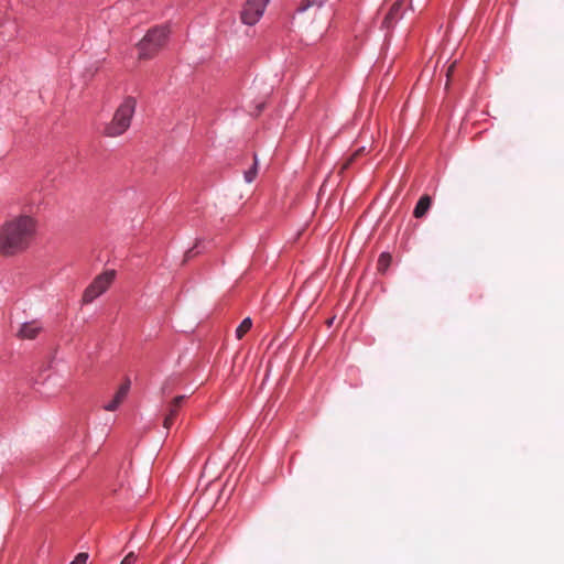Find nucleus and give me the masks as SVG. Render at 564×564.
I'll return each mask as SVG.
<instances>
[{"mask_svg": "<svg viewBox=\"0 0 564 564\" xmlns=\"http://www.w3.org/2000/svg\"><path fill=\"white\" fill-rule=\"evenodd\" d=\"M36 228V220L28 215L7 220L0 230V253L14 256L26 250L35 237Z\"/></svg>", "mask_w": 564, "mask_h": 564, "instance_id": "f257e3e1", "label": "nucleus"}, {"mask_svg": "<svg viewBox=\"0 0 564 564\" xmlns=\"http://www.w3.org/2000/svg\"><path fill=\"white\" fill-rule=\"evenodd\" d=\"M170 36L169 25H156L148 30L138 42V58L151 59L166 45Z\"/></svg>", "mask_w": 564, "mask_h": 564, "instance_id": "f03ea898", "label": "nucleus"}, {"mask_svg": "<svg viewBox=\"0 0 564 564\" xmlns=\"http://www.w3.org/2000/svg\"><path fill=\"white\" fill-rule=\"evenodd\" d=\"M135 107L137 100L133 97L124 98L115 111L112 120L105 126L102 133L110 138L123 134L130 128Z\"/></svg>", "mask_w": 564, "mask_h": 564, "instance_id": "7ed1b4c3", "label": "nucleus"}, {"mask_svg": "<svg viewBox=\"0 0 564 564\" xmlns=\"http://www.w3.org/2000/svg\"><path fill=\"white\" fill-rule=\"evenodd\" d=\"M115 279L113 271H106L94 279L83 294V303L89 304L104 294Z\"/></svg>", "mask_w": 564, "mask_h": 564, "instance_id": "20e7f679", "label": "nucleus"}, {"mask_svg": "<svg viewBox=\"0 0 564 564\" xmlns=\"http://www.w3.org/2000/svg\"><path fill=\"white\" fill-rule=\"evenodd\" d=\"M270 0H247L241 12V22L246 25H254L261 19Z\"/></svg>", "mask_w": 564, "mask_h": 564, "instance_id": "39448f33", "label": "nucleus"}, {"mask_svg": "<svg viewBox=\"0 0 564 564\" xmlns=\"http://www.w3.org/2000/svg\"><path fill=\"white\" fill-rule=\"evenodd\" d=\"M43 323L40 319H32L21 324L17 333V336L20 339L32 340L37 338L39 335L43 332Z\"/></svg>", "mask_w": 564, "mask_h": 564, "instance_id": "423d86ee", "label": "nucleus"}, {"mask_svg": "<svg viewBox=\"0 0 564 564\" xmlns=\"http://www.w3.org/2000/svg\"><path fill=\"white\" fill-rule=\"evenodd\" d=\"M130 389V381L127 380L124 383H122L116 394L113 395L112 400L109 401L104 405V409L106 411L112 412L116 411L119 405L122 403V401L126 399L128 392Z\"/></svg>", "mask_w": 564, "mask_h": 564, "instance_id": "0eeeda50", "label": "nucleus"}, {"mask_svg": "<svg viewBox=\"0 0 564 564\" xmlns=\"http://www.w3.org/2000/svg\"><path fill=\"white\" fill-rule=\"evenodd\" d=\"M402 3L397 1L392 4L388 13L386 14L382 26L384 29L392 28L393 23L401 17Z\"/></svg>", "mask_w": 564, "mask_h": 564, "instance_id": "6e6552de", "label": "nucleus"}, {"mask_svg": "<svg viewBox=\"0 0 564 564\" xmlns=\"http://www.w3.org/2000/svg\"><path fill=\"white\" fill-rule=\"evenodd\" d=\"M431 205L432 199L429 195H423L422 197H420L413 210L414 217L422 218L423 216H425Z\"/></svg>", "mask_w": 564, "mask_h": 564, "instance_id": "1a4fd4ad", "label": "nucleus"}, {"mask_svg": "<svg viewBox=\"0 0 564 564\" xmlns=\"http://www.w3.org/2000/svg\"><path fill=\"white\" fill-rule=\"evenodd\" d=\"M326 0H302L297 6L295 12L303 13L310 8H322L325 4Z\"/></svg>", "mask_w": 564, "mask_h": 564, "instance_id": "9d476101", "label": "nucleus"}, {"mask_svg": "<svg viewBox=\"0 0 564 564\" xmlns=\"http://www.w3.org/2000/svg\"><path fill=\"white\" fill-rule=\"evenodd\" d=\"M252 327V319L250 317H246L236 328V337L241 339L246 333H248Z\"/></svg>", "mask_w": 564, "mask_h": 564, "instance_id": "9b49d317", "label": "nucleus"}, {"mask_svg": "<svg viewBox=\"0 0 564 564\" xmlns=\"http://www.w3.org/2000/svg\"><path fill=\"white\" fill-rule=\"evenodd\" d=\"M178 409L180 408L174 406L173 404L170 403L169 413L166 414V416L164 419V427L165 429L169 430L172 426L174 417L176 416Z\"/></svg>", "mask_w": 564, "mask_h": 564, "instance_id": "f8f14e48", "label": "nucleus"}, {"mask_svg": "<svg viewBox=\"0 0 564 564\" xmlns=\"http://www.w3.org/2000/svg\"><path fill=\"white\" fill-rule=\"evenodd\" d=\"M390 256L387 253H381L378 261L379 270H384L389 265Z\"/></svg>", "mask_w": 564, "mask_h": 564, "instance_id": "ddd939ff", "label": "nucleus"}, {"mask_svg": "<svg viewBox=\"0 0 564 564\" xmlns=\"http://www.w3.org/2000/svg\"><path fill=\"white\" fill-rule=\"evenodd\" d=\"M256 174H257V162H254V165L245 172V180L247 183H251L254 177H256Z\"/></svg>", "mask_w": 564, "mask_h": 564, "instance_id": "4468645a", "label": "nucleus"}, {"mask_svg": "<svg viewBox=\"0 0 564 564\" xmlns=\"http://www.w3.org/2000/svg\"><path fill=\"white\" fill-rule=\"evenodd\" d=\"M137 558V555L133 552H130L126 555V557L121 561L120 564H135Z\"/></svg>", "mask_w": 564, "mask_h": 564, "instance_id": "2eb2a0df", "label": "nucleus"}, {"mask_svg": "<svg viewBox=\"0 0 564 564\" xmlns=\"http://www.w3.org/2000/svg\"><path fill=\"white\" fill-rule=\"evenodd\" d=\"M88 558H89L88 553H86V552H82V553H78V554L76 555V557L74 558V561H76V563H77V564H86V563H87V561H88Z\"/></svg>", "mask_w": 564, "mask_h": 564, "instance_id": "dca6fc26", "label": "nucleus"}, {"mask_svg": "<svg viewBox=\"0 0 564 564\" xmlns=\"http://www.w3.org/2000/svg\"><path fill=\"white\" fill-rule=\"evenodd\" d=\"M186 395H177L173 399V401L171 402V404H173L174 406H177L180 408L183 403V401L185 400Z\"/></svg>", "mask_w": 564, "mask_h": 564, "instance_id": "f3484780", "label": "nucleus"}, {"mask_svg": "<svg viewBox=\"0 0 564 564\" xmlns=\"http://www.w3.org/2000/svg\"><path fill=\"white\" fill-rule=\"evenodd\" d=\"M455 65H456V62L452 63L451 66L447 68V73H446L447 82L449 80V77L454 70Z\"/></svg>", "mask_w": 564, "mask_h": 564, "instance_id": "a211bd4d", "label": "nucleus"}, {"mask_svg": "<svg viewBox=\"0 0 564 564\" xmlns=\"http://www.w3.org/2000/svg\"><path fill=\"white\" fill-rule=\"evenodd\" d=\"M192 252H193V250H188L186 253V257L189 258Z\"/></svg>", "mask_w": 564, "mask_h": 564, "instance_id": "6ab92c4d", "label": "nucleus"}, {"mask_svg": "<svg viewBox=\"0 0 564 564\" xmlns=\"http://www.w3.org/2000/svg\"><path fill=\"white\" fill-rule=\"evenodd\" d=\"M69 564H77L76 561H72Z\"/></svg>", "mask_w": 564, "mask_h": 564, "instance_id": "aec40b11", "label": "nucleus"}]
</instances>
